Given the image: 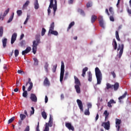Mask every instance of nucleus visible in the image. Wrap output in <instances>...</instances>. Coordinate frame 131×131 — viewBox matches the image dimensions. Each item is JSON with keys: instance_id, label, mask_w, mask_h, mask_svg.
I'll return each mask as SVG.
<instances>
[{"instance_id": "a18cd8bd", "label": "nucleus", "mask_w": 131, "mask_h": 131, "mask_svg": "<svg viewBox=\"0 0 131 131\" xmlns=\"http://www.w3.org/2000/svg\"><path fill=\"white\" fill-rule=\"evenodd\" d=\"M28 95V94L27 93V91H24L23 93V97H24V98H27Z\"/></svg>"}, {"instance_id": "72a5a7b5", "label": "nucleus", "mask_w": 131, "mask_h": 131, "mask_svg": "<svg viewBox=\"0 0 131 131\" xmlns=\"http://www.w3.org/2000/svg\"><path fill=\"white\" fill-rule=\"evenodd\" d=\"M41 116H42V117H43L44 119H47V118L48 117V116L47 115V113H46L45 111H43L41 113Z\"/></svg>"}, {"instance_id": "e2e57ef3", "label": "nucleus", "mask_w": 131, "mask_h": 131, "mask_svg": "<svg viewBox=\"0 0 131 131\" xmlns=\"http://www.w3.org/2000/svg\"><path fill=\"white\" fill-rule=\"evenodd\" d=\"M90 108H92V103H91L88 104V109L90 110Z\"/></svg>"}, {"instance_id": "37998d69", "label": "nucleus", "mask_w": 131, "mask_h": 131, "mask_svg": "<svg viewBox=\"0 0 131 131\" xmlns=\"http://www.w3.org/2000/svg\"><path fill=\"white\" fill-rule=\"evenodd\" d=\"M15 120V117H13L11 119H10L8 121V124H10V123H12Z\"/></svg>"}, {"instance_id": "69168bd1", "label": "nucleus", "mask_w": 131, "mask_h": 131, "mask_svg": "<svg viewBox=\"0 0 131 131\" xmlns=\"http://www.w3.org/2000/svg\"><path fill=\"white\" fill-rule=\"evenodd\" d=\"M98 119H99V114H97L95 118V121H97V120H98Z\"/></svg>"}, {"instance_id": "c85d7f7f", "label": "nucleus", "mask_w": 131, "mask_h": 131, "mask_svg": "<svg viewBox=\"0 0 131 131\" xmlns=\"http://www.w3.org/2000/svg\"><path fill=\"white\" fill-rule=\"evenodd\" d=\"M75 24V23L74 21L71 22L70 25H69V27L68 28V31H69L70 29L72 28L73 26H74V25Z\"/></svg>"}, {"instance_id": "052dcab7", "label": "nucleus", "mask_w": 131, "mask_h": 131, "mask_svg": "<svg viewBox=\"0 0 131 131\" xmlns=\"http://www.w3.org/2000/svg\"><path fill=\"white\" fill-rule=\"evenodd\" d=\"M110 20L112 22H114V17L113 16H110Z\"/></svg>"}, {"instance_id": "a211bd4d", "label": "nucleus", "mask_w": 131, "mask_h": 131, "mask_svg": "<svg viewBox=\"0 0 131 131\" xmlns=\"http://www.w3.org/2000/svg\"><path fill=\"white\" fill-rule=\"evenodd\" d=\"M111 104H116V101L113 99H111L110 101L107 102V106H108L109 108H112V105H111Z\"/></svg>"}, {"instance_id": "7ed1b4c3", "label": "nucleus", "mask_w": 131, "mask_h": 131, "mask_svg": "<svg viewBox=\"0 0 131 131\" xmlns=\"http://www.w3.org/2000/svg\"><path fill=\"white\" fill-rule=\"evenodd\" d=\"M65 72V66L64 62L61 61V66L60 69V81L62 82L63 81V78H64V73Z\"/></svg>"}, {"instance_id": "2f4dec72", "label": "nucleus", "mask_w": 131, "mask_h": 131, "mask_svg": "<svg viewBox=\"0 0 131 131\" xmlns=\"http://www.w3.org/2000/svg\"><path fill=\"white\" fill-rule=\"evenodd\" d=\"M127 95V92L125 91L123 95L119 97V100H122V99H124L125 97Z\"/></svg>"}, {"instance_id": "774afa93", "label": "nucleus", "mask_w": 131, "mask_h": 131, "mask_svg": "<svg viewBox=\"0 0 131 131\" xmlns=\"http://www.w3.org/2000/svg\"><path fill=\"white\" fill-rule=\"evenodd\" d=\"M49 99L48 98V96H45V103H48Z\"/></svg>"}, {"instance_id": "de8ad7c7", "label": "nucleus", "mask_w": 131, "mask_h": 131, "mask_svg": "<svg viewBox=\"0 0 131 131\" xmlns=\"http://www.w3.org/2000/svg\"><path fill=\"white\" fill-rule=\"evenodd\" d=\"M14 55L15 57H18V55H19V50L17 49L14 50Z\"/></svg>"}, {"instance_id": "4468645a", "label": "nucleus", "mask_w": 131, "mask_h": 131, "mask_svg": "<svg viewBox=\"0 0 131 131\" xmlns=\"http://www.w3.org/2000/svg\"><path fill=\"white\" fill-rule=\"evenodd\" d=\"M121 123V120L119 119H116V127H117V130L120 129V125Z\"/></svg>"}, {"instance_id": "79ce46f5", "label": "nucleus", "mask_w": 131, "mask_h": 131, "mask_svg": "<svg viewBox=\"0 0 131 131\" xmlns=\"http://www.w3.org/2000/svg\"><path fill=\"white\" fill-rule=\"evenodd\" d=\"M50 33H51V34H53V35H58V32L56 31H54V30H52V31H51L50 32Z\"/></svg>"}, {"instance_id": "393cba45", "label": "nucleus", "mask_w": 131, "mask_h": 131, "mask_svg": "<svg viewBox=\"0 0 131 131\" xmlns=\"http://www.w3.org/2000/svg\"><path fill=\"white\" fill-rule=\"evenodd\" d=\"M39 8V5H38V0H35L34 2V8L35 10H37Z\"/></svg>"}, {"instance_id": "49530a36", "label": "nucleus", "mask_w": 131, "mask_h": 131, "mask_svg": "<svg viewBox=\"0 0 131 131\" xmlns=\"http://www.w3.org/2000/svg\"><path fill=\"white\" fill-rule=\"evenodd\" d=\"M84 115H90V110L89 108H87L84 111Z\"/></svg>"}, {"instance_id": "6e6d98bb", "label": "nucleus", "mask_w": 131, "mask_h": 131, "mask_svg": "<svg viewBox=\"0 0 131 131\" xmlns=\"http://www.w3.org/2000/svg\"><path fill=\"white\" fill-rule=\"evenodd\" d=\"M111 74L112 75H113V78H115L116 77V74H115V72L114 71L111 72Z\"/></svg>"}, {"instance_id": "bb28decb", "label": "nucleus", "mask_w": 131, "mask_h": 131, "mask_svg": "<svg viewBox=\"0 0 131 131\" xmlns=\"http://www.w3.org/2000/svg\"><path fill=\"white\" fill-rule=\"evenodd\" d=\"M7 40H8V39L6 38L2 40L3 46V48H6V47H7Z\"/></svg>"}, {"instance_id": "680f3d73", "label": "nucleus", "mask_w": 131, "mask_h": 131, "mask_svg": "<svg viewBox=\"0 0 131 131\" xmlns=\"http://www.w3.org/2000/svg\"><path fill=\"white\" fill-rule=\"evenodd\" d=\"M20 45L21 47H23L24 45H25V40H23L20 42Z\"/></svg>"}, {"instance_id": "9d476101", "label": "nucleus", "mask_w": 131, "mask_h": 131, "mask_svg": "<svg viewBox=\"0 0 131 131\" xmlns=\"http://www.w3.org/2000/svg\"><path fill=\"white\" fill-rule=\"evenodd\" d=\"M99 20V23L100 27H102V28H105V26L104 25V20H103V17L99 16L98 18Z\"/></svg>"}, {"instance_id": "20e7f679", "label": "nucleus", "mask_w": 131, "mask_h": 131, "mask_svg": "<svg viewBox=\"0 0 131 131\" xmlns=\"http://www.w3.org/2000/svg\"><path fill=\"white\" fill-rule=\"evenodd\" d=\"M49 126H50V127H52V126H53V118H52V117H51V116H50L49 122L46 123V127L44 131H49L50 127H49Z\"/></svg>"}, {"instance_id": "2eb2a0df", "label": "nucleus", "mask_w": 131, "mask_h": 131, "mask_svg": "<svg viewBox=\"0 0 131 131\" xmlns=\"http://www.w3.org/2000/svg\"><path fill=\"white\" fill-rule=\"evenodd\" d=\"M43 85L45 86H50V85H51V83L50 82V80H49L48 77L45 78L43 81Z\"/></svg>"}, {"instance_id": "338daca9", "label": "nucleus", "mask_w": 131, "mask_h": 131, "mask_svg": "<svg viewBox=\"0 0 131 131\" xmlns=\"http://www.w3.org/2000/svg\"><path fill=\"white\" fill-rule=\"evenodd\" d=\"M127 13H128L129 15H131V10L129 9V8H127Z\"/></svg>"}, {"instance_id": "9b49d317", "label": "nucleus", "mask_w": 131, "mask_h": 131, "mask_svg": "<svg viewBox=\"0 0 131 131\" xmlns=\"http://www.w3.org/2000/svg\"><path fill=\"white\" fill-rule=\"evenodd\" d=\"M30 98L32 102H34L35 103L37 102V97H36V95L33 93L31 94Z\"/></svg>"}, {"instance_id": "f3484780", "label": "nucleus", "mask_w": 131, "mask_h": 131, "mask_svg": "<svg viewBox=\"0 0 131 131\" xmlns=\"http://www.w3.org/2000/svg\"><path fill=\"white\" fill-rule=\"evenodd\" d=\"M53 9V16L56 15V11H57V0H54V4H53V7H52Z\"/></svg>"}, {"instance_id": "09e8293b", "label": "nucleus", "mask_w": 131, "mask_h": 131, "mask_svg": "<svg viewBox=\"0 0 131 131\" xmlns=\"http://www.w3.org/2000/svg\"><path fill=\"white\" fill-rule=\"evenodd\" d=\"M46 29L45 28H42V30H41V36H43V35H45V33H46Z\"/></svg>"}, {"instance_id": "412c9836", "label": "nucleus", "mask_w": 131, "mask_h": 131, "mask_svg": "<svg viewBox=\"0 0 131 131\" xmlns=\"http://www.w3.org/2000/svg\"><path fill=\"white\" fill-rule=\"evenodd\" d=\"M30 3V2H29V1H27L23 6V10H25V9H27V7H28Z\"/></svg>"}, {"instance_id": "aec40b11", "label": "nucleus", "mask_w": 131, "mask_h": 131, "mask_svg": "<svg viewBox=\"0 0 131 131\" xmlns=\"http://www.w3.org/2000/svg\"><path fill=\"white\" fill-rule=\"evenodd\" d=\"M55 28V23L53 22L50 26L49 30V33L51 32V31L54 30V29Z\"/></svg>"}, {"instance_id": "39448f33", "label": "nucleus", "mask_w": 131, "mask_h": 131, "mask_svg": "<svg viewBox=\"0 0 131 131\" xmlns=\"http://www.w3.org/2000/svg\"><path fill=\"white\" fill-rule=\"evenodd\" d=\"M123 49H124V45L123 44H119L118 48L117 49V51H119V58H121V56H122V54H123Z\"/></svg>"}, {"instance_id": "a878e982", "label": "nucleus", "mask_w": 131, "mask_h": 131, "mask_svg": "<svg viewBox=\"0 0 131 131\" xmlns=\"http://www.w3.org/2000/svg\"><path fill=\"white\" fill-rule=\"evenodd\" d=\"M106 85V86L105 90H110V89H112L113 88V85H112L109 83H107Z\"/></svg>"}, {"instance_id": "6ab92c4d", "label": "nucleus", "mask_w": 131, "mask_h": 131, "mask_svg": "<svg viewBox=\"0 0 131 131\" xmlns=\"http://www.w3.org/2000/svg\"><path fill=\"white\" fill-rule=\"evenodd\" d=\"M75 83L76 85H80V81L78 79V78L76 76H74Z\"/></svg>"}, {"instance_id": "4be33fe9", "label": "nucleus", "mask_w": 131, "mask_h": 131, "mask_svg": "<svg viewBox=\"0 0 131 131\" xmlns=\"http://www.w3.org/2000/svg\"><path fill=\"white\" fill-rule=\"evenodd\" d=\"M113 88L114 89V91H116L118 89H119V83L116 82L114 85H113Z\"/></svg>"}, {"instance_id": "ea45409f", "label": "nucleus", "mask_w": 131, "mask_h": 131, "mask_svg": "<svg viewBox=\"0 0 131 131\" xmlns=\"http://www.w3.org/2000/svg\"><path fill=\"white\" fill-rule=\"evenodd\" d=\"M78 13H79V14H80V15H82V16H84L85 15L84 14V11H83V10H82V9H79L78 10Z\"/></svg>"}, {"instance_id": "423d86ee", "label": "nucleus", "mask_w": 131, "mask_h": 131, "mask_svg": "<svg viewBox=\"0 0 131 131\" xmlns=\"http://www.w3.org/2000/svg\"><path fill=\"white\" fill-rule=\"evenodd\" d=\"M28 83L30 84V86L28 88V92H30L32 90V88H33V83L31 82V79L30 78H28V81L26 83V86L28 85Z\"/></svg>"}, {"instance_id": "b1692460", "label": "nucleus", "mask_w": 131, "mask_h": 131, "mask_svg": "<svg viewBox=\"0 0 131 131\" xmlns=\"http://www.w3.org/2000/svg\"><path fill=\"white\" fill-rule=\"evenodd\" d=\"M88 70H89V68H88V67H85L84 69H83L82 74V76H83V77H84V76H85V73L86 71H88Z\"/></svg>"}, {"instance_id": "e433bc0d", "label": "nucleus", "mask_w": 131, "mask_h": 131, "mask_svg": "<svg viewBox=\"0 0 131 131\" xmlns=\"http://www.w3.org/2000/svg\"><path fill=\"white\" fill-rule=\"evenodd\" d=\"M33 60H34V65H35V66H37V65H38V60L37 59V58H34Z\"/></svg>"}, {"instance_id": "58836bf2", "label": "nucleus", "mask_w": 131, "mask_h": 131, "mask_svg": "<svg viewBox=\"0 0 131 131\" xmlns=\"http://www.w3.org/2000/svg\"><path fill=\"white\" fill-rule=\"evenodd\" d=\"M116 38L118 41H120V38H119V34L117 31H116Z\"/></svg>"}, {"instance_id": "dca6fc26", "label": "nucleus", "mask_w": 131, "mask_h": 131, "mask_svg": "<svg viewBox=\"0 0 131 131\" xmlns=\"http://www.w3.org/2000/svg\"><path fill=\"white\" fill-rule=\"evenodd\" d=\"M31 51V47H27L25 50L22 51V55H25L26 54H28Z\"/></svg>"}, {"instance_id": "4d7b16f0", "label": "nucleus", "mask_w": 131, "mask_h": 131, "mask_svg": "<svg viewBox=\"0 0 131 131\" xmlns=\"http://www.w3.org/2000/svg\"><path fill=\"white\" fill-rule=\"evenodd\" d=\"M93 6V4H92V3H88L86 4L87 8H90V7H92Z\"/></svg>"}, {"instance_id": "c03bdc74", "label": "nucleus", "mask_w": 131, "mask_h": 131, "mask_svg": "<svg viewBox=\"0 0 131 131\" xmlns=\"http://www.w3.org/2000/svg\"><path fill=\"white\" fill-rule=\"evenodd\" d=\"M49 68V63H48V62H46L45 63V71H46V72H48V68Z\"/></svg>"}, {"instance_id": "7c9ffc66", "label": "nucleus", "mask_w": 131, "mask_h": 131, "mask_svg": "<svg viewBox=\"0 0 131 131\" xmlns=\"http://www.w3.org/2000/svg\"><path fill=\"white\" fill-rule=\"evenodd\" d=\"M97 19V17L95 15H93L91 17V22L92 23H94V22L96 21V19Z\"/></svg>"}, {"instance_id": "bf43d9fd", "label": "nucleus", "mask_w": 131, "mask_h": 131, "mask_svg": "<svg viewBox=\"0 0 131 131\" xmlns=\"http://www.w3.org/2000/svg\"><path fill=\"white\" fill-rule=\"evenodd\" d=\"M36 131H40L39 130V122H38V124H37V127H36Z\"/></svg>"}, {"instance_id": "3c124183", "label": "nucleus", "mask_w": 131, "mask_h": 131, "mask_svg": "<svg viewBox=\"0 0 131 131\" xmlns=\"http://www.w3.org/2000/svg\"><path fill=\"white\" fill-rule=\"evenodd\" d=\"M109 11L112 15H114V11H113V8L112 7L109 8Z\"/></svg>"}, {"instance_id": "8fccbe9b", "label": "nucleus", "mask_w": 131, "mask_h": 131, "mask_svg": "<svg viewBox=\"0 0 131 131\" xmlns=\"http://www.w3.org/2000/svg\"><path fill=\"white\" fill-rule=\"evenodd\" d=\"M16 13L17 14V15L18 16H21V15H22V10H18L16 11Z\"/></svg>"}, {"instance_id": "c9c22d12", "label": "nucleus", "mask_w": 131, "mask_h": 131, "mask_svg": "<svg viewBox=\"0 0 131 131\" xmlns=\"http://www.w3.org/2000/svg\"><path fill=\"white\" fill-rule=\"evenodd\" d=\"M4 34V27L3 26L0 27V37L3 36V34Z\"/></svg>"}, {"instance_id": "a19ab883", "label": "nucleus", "mask_w": 131, "mask_h": 131, "mask_svg": "<svg viewBox=\"0 0 131 131\" xmlns=\"http://www.w3.org/2000/svg\"><path fill=\"white\" fill-rule=\"evenodd\" d=\"M9 12H10V8H8L5 12L3 14V17H6L7 15L9 13Z\"/></svg>"}, {"instance_id": "f8f14e48", "label": "nucleus", "mask_w": 131, "mask_h": 131, "mask_svg": "<svg viewBox=\"0 0 131 131\" xmlns=\"http://www.w3.org/2000/svg\"><path fill=\"white\" fill-rule=\"evenodd\" d=\"M66 126L68 128V129H69V130H74V127L71 124V123L66 122Z\"/></svg>"}, {"instance_id": "6e6552de", "label": "nucleus", "mask_w": 131, "mask_h": 131, "mask_svg": "<svg viewBox=\"0 0 131 131\" xmlns=\"http://www.w3.org/2000/svg\"><path fill=\"white\" fill-rule=\"evenodd\" d=\"M54 7V0H50V3L48 9V16H50V14H51V9H53Z\"/></svg>"}, {"instance_id": "ddd939ff", "label": "nucleus", "mask_w": 131, "mask_h": 131, "mask_svg": "<svg viewBox=\"0 0 131 131\" xmlns=\"http://www.w3.org/2000/svg\"><path fill=\"white\" fill-rule=\"evenodd\" d=\"M16 39H17V33H14L12 34L11 39V43L13 45L15 41H16Z\"/></svg>"}, {"instance_id": "1a4fd4ad", "label": "nucleus", "mask_w": 131, "mask_h": 131, "mask_svg": "<svg viewBox=\"0 0 131 131\" xmlns=\"http://www.w3.org/2000/svg\"><path fill=\"white\" fill-rule=\"evenodd\" d=\"M77 103L78 106L81 111H83V105L82 104V101L79 99L77 100Z\"/></svg>"}, {"instance_id": "c756f323", "label": "nucleus", "mask_w": 131, "mask_h": 131, "mask_svg": "<svg viewBox=\"0 0 131 131\" xmlns=\"http://www.w3.org/2000/svg\"><path fill=\"white\" fill-rule=\"evenodd\" d=\"M93 80L92 75L91 72L88 73V81L91 82Z\"/></svg>"}, {"instance_id": "f704fd0d", "label": "nucleus", "mask_w": 131, "mask_h": 131, "mask_svg": "<svg viewBox=\"0 0 131 131\" xmlns=\"http://www.w3.org/2000/svg\"><path fill=\"white\" fill-rule=\"evenodd\" d=\"M114 43V50H117V42H116V40L115 39H113V45Z\"/></svg>"}, {"instance_id": "864d4df0", "label": "nucleus", "mask_w": 131, "mask_h": 131, "mask_svg": "<svg viewBox=\"0 0 131 131\" xmlns=\"http://www.w3.org/2000/svg\"><path fill=\"white\" fill-rule=\"evenodd\" d=\"M56 70H57V64L53 66V68L52 69V71L54 73L56 72Z\"/></svg>"}, {"instance_id": "5701e85b", "label": "nucleus", "mask_w": 131, "mask_h": 131, "mask_svg": "<svg viewBox=\"0 0 131 131\" xmlns=\"http://www.w3.org/2000/svg\"><path fill=\"white\" fill-rule=\"evenodd\" d=\"M80 85H75V89L77 94H80V87L79 86Z\"/></svg>"}, {"instance_id": "13d9d810", "label": "nucleus", "mask_w": 131, "mask_h": 131, "mask_svg": "<svg viewBox=\"0 0 131 131\" xmlns=\"http://www.w3.org/2000/svg\"><path fill=\"white\" fill-rule=\"evenodd\" d=\"M32 111H30L31 115H32V114H34V107H31Z\"/></svg>"}, {"instance_id": "f03ea898", "label": "nucleus", "mask_w": 131, "mask_h": 131, "mask_svg": "<svg viewBox=\"0 0 131 131\" xmlns=\"http://www.w3.org/2000/svg\"><path fill=\"white\" fill-rule=\"evenodd\" d=\"M95 75L97 80V84H101L102 81V73H101L100 69L98 67L95 68Z\"/></svg>"}, {"instance_id": "0e129e2a", "label": "nucleus", "mask_w": 131, "mask_h": 131, "mask_svg": "<svg viewBox=\"0 0 131 131\" xmlns=\"http://www.w3.org/2000/svg\"><path fill=\"white\" fill-rule=\"evenodd\" d=\"M105 13L107 14L108 16H110V13H109V11L108 10V9H105Z\"/></svg>"}, {"instance_id": "473e14b6", "label": "nucleus", "mask_w": 131, "mask_h": 131, "mask_svg": "<svg viewBox=\"0 0 131 131\" xmlns=\"http://www.w3.org/2000/svg\"><path fill=\"white\" fill-rule=\"evenodd\" d=\"M103 114L105 116V120H107V119L108 118V117H109V113H108V112L107 111H105Z\"/></svg>"}, {"instance_id": "5fc2aeb1", "label": "nucleus", "mask_w": 131, "mask_h": 131, "mask_svg": "<svg viewBox=\"0 0 131 131\" xmlns=\"http://www.w3.org/2000/svg\"><path fill=\"white\" fill-rule=\"evenodd\" d=\"M16 88H19V86H21V83L19 81H17L16 83Z\"/></svg>"}, {"instance_id": "0eeeda50", "label": "nucleus", "mask_w": 131, "mask_h": 131, "mask_svg": "<svg viewBox=\"0 0 131 131\" xmlns=\"http://www.w3.org/2000/svg\"><path fill=\"white\" fill-rule=\"evenodd\" d=\"M101 126H103L106 130H109L110 129V122L108 121L107 122H103Z\"/></svg>"}, {"instance_id": "4c0bfd02", "label": "nucleus", "mask_w": 131, "mask_h": 131, "mask_svg": "<svg viewBox=\"0 0 131 131\" xmlns=\"http://www.w3.org/2000/svg\"><path fill=\"white\" fill-rule=\"evenodd\" d=\"M19 117L21 120H24L26 118V115L23 114H20Z\"/></svg>"}, {"instance_id": "f257e3e1", "label": "nucleus", "mask_w": 131, "mask_h": 131, "mask_svg": "<svg viewBox=\"0 0 131 131\" xmlns=\"http://www.w3.org/2000/svg\"><path fill=\"white\" fill-rule=\"evenodd\" d=\"M40 35H36V40H34L33 41L32 51L34 55L36 54V51H37V46H38V44L40 42Z\"/></svg>"}, {"instance_id": "603ef678", "label": "nucleus", "mask_w": 131, "mask_h": 131, "mask_svg": "<svg viewBox=\"0 0 131 131\" xmlns=\"http://www.w3.org/2000/svg\"><path fill=\"white\" fill-rule=\"evenodd\" d=\"M28 20H29V15H27V18L25 20V21L24 23V24H27V23L28 22Z\"/></svg>"}, {"instance_id": "cd10ccee", "label": "nucleus", "mask_w": 131, "mask_h": 131, "mask_svg": "<svg viewBox=\"0 0 131 131\" xmlns=\"http://www.w3.org/2000/svg\"><path fill=\"white\" fill-rule=\"evenodd\" d=\"M14 12H13L11 15L10 16L9 20H8L7 23H11V22L13 21V19H14Z\"/></svg>"}]
</instances>
